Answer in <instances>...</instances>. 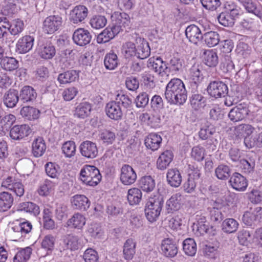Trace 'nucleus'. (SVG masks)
Returning a JSON list of instances; mask_svg holds the SVG:
<instances>
[{
  "instance_id": "obj_1",
  "label": "nucleus",
  "mask_w": 262,
  "mask_h": 262,
  "mask_svg": "<svg viewBox=\"0 0 262 262\" xmlns=\"http://www.w3.org/2000/svg\"><path fill=\"white\" fill-rule=\"evenodd\" d=\"M165 97L171 104H183L187 100V94L183 81L177 78L171 79L166 86Z\"/></svg>"
},
{
  "instance_id": "obj_2",
  "label": "nucleus",
  "mask_w": 262,
  "mask_h": 262,
  "mask_svg": "<svg viewBox=\"0 0 262 262\" xmlns=\"http://www.w3.org/2000/svg\"><path fill=\"white\" fill-rule=\"evenodd\" d=\"M79 178L86 185L95 186L100 181L101 176L96 167L85 165L80 170Z\"/></svg>"
},
{
  "instance_id": "obj_3",
  "label": "nucleus",
  "mask_w": 262,
  "mask_h": 262,
  "mask_svg": "<svg viewBox=\"0 0 262 262\" xmlns=\"http://www.w3.org/2000/svg\"><path fill=\"white\" fill-rule=\"evenodd\" d=\"M253 107L254 110L251 112L244 104H239L230 111L228 117L231 120L237 122L242 120L247 116L251 115H251L255 117H256L257 115H262V110L259 107L256 106H253Z\"/></svg>"
},
{
  "instance_id": "obj_4",
  "label": "nucleus",
  "mask_w": 262,
  "mask_h": 262,
  "mask_svg": "<svg viewBox=\"0 0 262 262\" xmlns=\"http://www.w3.org/2000/svg\"><path fill=\"white\" fill-rule=\"evenodd\" d=\"M163 205L162 201L158 196L150 197L145 207V214L148 221L151 223L158 218Z\"/></svg>"
},
{
  "instance_id": "obj_5",
  "label": "nucleus",
  "mask_w": 262,
  "mask_h": 262,
  "mask_svg": "<svg viewBox=\"0 0 262 262\" xmlns=\"http://www.w3.org/2000/svg\"><path fill=\"white\" fill-rule=\"evenodd\" d=\"M62 18L58 15H50L45 18L43 22L42 30L44 33L52 34L61 27Z\"/></svg>"
},
{
  "instance_id": "obj_6",
  "label": "nucleus",
  "mask_w": 262,
  "mask_h": 262,
  "mask_svg": "<svg viewBox=\"0 0 262 262\" xmlns=\"http://www.w3.org/2000/svg\"><path fill=\"white\" fill-rule=\"evenodd\" d=\"M137 178V173L133 168L128 164L122 165L120 169V180L124 185L134 184Z\"/></svg>"
},
{
  "instance_id": "obj_7",
  "label": "nucleus",
  "mask_w": 262,
  "mask_h": 262,
  "mask_svg": "<svg viewBox=\"0 0 262 262\" xmlns=\"http://www.w3.org/2000/svg\"><path fill=\"white\" fill-rule=\"evenodd\" d=\"M209 94L215 98L225 97L228 93L227 85L222 81H214L211 82L207 88Z\"/></svg>"
},
{
  "instance_id": "obj_8",
  "label": "nucleus",
  "mask_w": 262,
  "mask_h": 262,
  "mask_svg": "<svg viewBox=\"0 0 262 262\" xmlns=\"http://www.w3.org/2000/svg\"><path fill=\"white\" fill-rule=\"evenodd\" d=\"M216 133V129L212 124L205 125L202 127L199 131V135L200 139L203 140L209 139L210 146L208 148H210L212 151L216 149L215 143H217V140L212 136Z\"/></svg>"
},
{
  "instance_id": "obj_9",
  "label": "nucleus",
  "mask_w": 262,
  "mask_h": 262,
  "mask_svg": "<svg viewBox=\"0 0 262 262\" xmlns=\"http://www.w3.org/2000/svg\"><path fill=\"white\" fill-rule=\"evenodd\" d=\"M72 39L75 44L82 47L90 42L92 35L88 30L84 28H78L74 32Z\"/></svg>"
},
{
  "instance_id": "obj_10",
  "label": "nucleus",
  "mask_w": 262,
  "mask_h": 262,
  "mask_svg": "<svg viewBox=\"0 0 262 262\" xmlns=\"http://www.w3.org/2000/svg\"><path fill=\"white\" fill-rule=\"evenodd\" d=\"M88 9L83 5H77L73 8L70 13V20L74 24L82 23L88 16Z\"/></svg>"
},
{
  "instance_id": "obj_11",
  "label": "nucleus",
  "mask_w": 262,
  "mask_h": 262,
  "mask_svg": "<svg viewBox=\"0 0 262 262\" xmlns=\"http://www.w3.org/2000/svg\"><path fill=\"white\" fill-rule=\"evenodd\" d=\"M79 148L81 155L88 159L95 158L98 153L96 144L90 141L82 142Z\"/></svg>"
},
{
  "instance_id": "obj_12",
  "label": "nucleus",
  "mask_w": 262,
  "mask_h": 262,
  "mask_svg": "<svg viewBox=\"0 0 262 262\" xmlns=\"http://www.w3.org/2000/svg\"><path fill=\"white\" fill-rule=\"evenodd\" d=\"M34 42V37L25 35L18 40L16 45V51L19 54L27 53L32 50Z\"/></svg>"
},
{
  "instance_id": "obj_13",
  "label": "nucleus",
  "mask_w": 262,
  "mask_h": 262,
  "mask_svg": "<svg viewBox=\"0 0 262 262\" xmlns=\"http://www.w3.org/2000/svg\"><path fill=\"white\" fill-rule=\"evenodd\" d=\"M196 219L197 223L194 224L193 230L195 229V234L197 236L203 235L206 233L214 234L215 230L213 227H209L208 223L206 222L205 217L201 216Z\"/></svg>"
},
{
  "instance_id": "obj_14",
  "label": "nucleus",
  "mask_w": 262,
  "mask_h": 262,
  "mask_svg": "<svg viewBox=\"0 0 262 262\" xmlns=\"http://www.w3.org/2000/svg\"><path fill=\"white\" fill-rule=\"evenodd\" d=\"M31 129L27 124L14 125L10 131V136L14 140H20L28 136Z\"/></svg>"
},
{
  "instance_id": "obj_15",
  "label": "nucleus",
  "mask_w": 262,
  "mask_h": 262,
  "mask_svg": "<svg viewBox=\"0 0 262 262\" xmlns=\"http://www.w3.org/2000/svg\"><path fill=\"white\" fill-rule=\"evenodd\" d=\"M161 248L163 254L167 257H173L178 253V247L174 241L169 238L162 240Z\"/></svg>"
},
{
  "instance_id": "obj_16",
  "label": "nucleus",
  "mask_w": 262,
  "mask_h": 262,
  "mask_svg": "<svg viewBox=\"0 0 262 262\" xmlns=\"http://www.w3.org/2000/svg\"><path fill=\"white\" fill-rule=\"evenodd\" d=\"M184 199V196L179 192L171 195L166 203L167 212L171 213L179 210L183 203Z\"/></svg>"
},
{
  "instance_id": "obj_17",
  "label": "nucleus",
  "mask_w": 262,
  "mask_h": 262,
  "mask_svg": "<svg viewBox=\"0 0 262 262\" xmlns=\"http://www.w3.org/2000/svg\"><path fill=\"white\" fill-rule=\"evenodd\" d=\"M229 183L234 189L239 191H245L248 186L246 179L237 172L233 173L231 177Z\"/></svg>"
},
{
  "instance_id": "obj_18",
  "label": "nucleus",
  "mask_w": 262,
  "mask_h": 262,
  "mask_svg": "<svg viewBox=\"0 0 262 262\" xmlns=\"http://www.w3.org/2000/svg\"><path fill=\"white\" fill-rule=\"evenodd\" d=\"M137 44L136 56L141 59L147 58L150 53V49L148 43L142 38H137L136 40Z\"/></svg>"
},
{
  "instance_id": "obj_19",
  "label": "nucleus",
  "mask_w": 262,
  "mask_h": 262,
  "mask_svg": "<svg viewBox=\"0 0 262 262\" xmlns=\"http://www.w3.org/2000/svg\"><path fill=\"white\" fill-rule=\"evenodd\" d=\"M105 112L107 116L111 119L119 120L122 118L123 113L120 106L113 101L107 103L105 106Z\"/></svg>"
},
{
  "instance_id": "obj_20",
  "label": "nucleus",
  "mask_w": 262,
  "mask_h": 262,
  "mask_svg": "<svg viewBox=\"0 0 262 262\" xmlns=\"http://www.w3.org/2000/svg\"><path fill=\"white\" fill-rule=\"evenodd\" d=\"M147 66L162 76L167 70V64L160 57H151L148 59Z\"/></svg>"
},
{
  "instance_id": "obj_21",
  "label": "nucleus",
  "mask_w": 262,
  "mask_h": 262,
  "mask_svg": "<svg viewBox=\"0 0 262 262\" xmlns=\"http://www.w3.org/2000/svg\"><path fill=\"white\" fill-rule=\"evenodd\" d=\"M185 34L189 41L195 45L203 39L200 29L194 25H191L186 28Z\"/></svg>"
},
{
  "instance_id": "obj_22",
  "label": "nucleus",
  "mask_w": 262,
  "mask_h": 262,
  "mask_svg": "<svg viewBox=\"0 0 262 262\" xmlns=\"http://www.w3.org/2000/svg\"><path fill=\"white\" fill-rule=\"evenodd\" d=\"M37 52L41 58L50 59L55 56L56 50L54 46L51 43H46L38 45Z\"/></svg>"
},
{
  "instance_id": "obj_23",
  "label": "nucleus",
  "mask_w": 262,
  "mask_h": 262,
  "mask_svg": "<svg viewBox=\"0 0 262 262\" xmlns=\"http://www.w3.org/2000/svg\"><path fill=\"white\" fill-rule=\"evenodd\" d=\"M200 173L198 170L189 173L187 180L184 182L183 187L184 190L187 193H191L194 191L196 185V181L200 178Z\"/></svg>"
},
{
  "instance_id": "obj_24",
  "label": "nucleus",
  "mask_w": 262,
  "mask_h": 262,
  "mask_svg": "<svg viewBox=\"0 0 262 262\" xmlns=\"http://www.w3.org/2000/svg\"><path fill=\"white\" fill-rule=\"evenodd\" d=\"M168 184L171 187H178L182 183V176L176 168L169 169L166 174Z\"/></svg>"
},
{
  "instance_id": "obj_25",
  "label": "nucleus",
  "mask_w": 262,
  "mask_h": 262,
  "mask_svg": "<svg viewBox=\"0 0 262 262\" xmlns=\"http://www.w3.org/2000/svg\"><path fill=\"white\" fill-rule=\"evenodd\" d=\"M173 158V154L170 150L163 152L157 161V167L159 169L164 170L169 166Z\"/></svg>"
},
{
  "instance_id": "obj_26",
  "label": "nucleus",
  "mask_w": 262,
  "mask_h": 262,
  "mask_svg": "<svg viewBox=\"0 0 262 262\" xmlns=\"http://www.w3.org/2000/svg\"><path fill=\"white\" fill-rule=\"evenodd\" d=\"M162 137L156 133H151L146 137L145 139L146 147L152 151H155L159 149L161 143Z\"/></svg>"
},
{
  "instance_id": "obj_27",
  "label": "nucleus",
  "mask_w": 262,
  "mask_h": 262,
  "mask_svg": "<svg viewBox=\"0 0 262 262\" xmlns=\"http://www.w3.org/2000/svg\"><path fill=\"white\" fill-rule=\"evenodd\" d=\"M254 127L249 124H242L235 128V135L238 137L244 138V143L245 145V140L247 138L252 139L253 136H250L255 131Z\"/></svg>"
},
{
  "instance_id": "obj_28",
  "label": "nucleus",
  "mask_w": 262,
  "mask_h": 262,
  "mask_svg": "<svg viewBox=\"0 0 262 262\" xmlns=\"http://www.w3.org/2000/svg\"><path fill=\"white\" fill-rule=\"evenodd\" d=\"M46 144L42 137L34 139L32 143V153L35 157H40L45 152Z\"/></svg>"
},
{
  "instance_id": "obj_29",
  "label": "nucleus",
  "mask_w": 262,
  "mask_h": 262,
  "mask_svg": "<svg viewBox=\"0 0 262 262\" xmlns=\"http://www.w3.org/2000/svg\"><path fill=\"white\" fill-rule=\"evenodd\" d=\"M167 70L174 74L181 72L184 67V60L178 56H173L166 63Z\"/></svg>"
},
{
  "instance_id": "obj_30",
  "label": "nucleus",
  "mask_w": 262,
  "mask_h": 262,
  "mask_svg": "<svg viewBox=\"0 0 262 262\" xmlns=\"http://www.w3.org/2000/svg\"><path fill=\"white\" fill-rule=\"evenodd\" d=\"M136 242L132 238L127 239L124 244L123 253L126 260H131L136 253Z\"/></svg>"
},
{
  "instance_id": "obj_31",
  "label": "nucleus",
  "mask_w": 262,
  "mask_h": 262,
  "mask_svg": "<svg viewBox=\"0 0 262 262\" xmlns=\"http://www.w3.org/2000/svg\"><path fill=\"white\" fill-rule=\"evenodd\" d=\"M72 205L76 209L85 210L89 208L90 202L84 195L77 194L71 199Z\"/></svg>"
},
{
  "instance_id": "obj_32",
  "label": "nucleus",
  "mask_w": 262,
  "mask_h": 262,
  "mask_svg": "<svg viewBox=\"0 0 262 262\" xmlns=\"http://www.w3.org/2000/svg\"><path fill=\"white\" fill-rule=\"evenodd\" d=\"M19 100L18 92L15 90H10L4 96L3 101L5 105L10 108L16 106Z\"/></svg>"
},
{
  "instance_id": "obj_33",
  "label": "nucleus",
  "mask_w": 262,
  "mask_h": 262,
  "mask_svg": "<svg viewBox=\"0 0 262 262\" xmlns=\"http://www.w3.org/2000/svg\"><path fill=\"white\" fill-rule=\"evenodd\" d=\"M19 97L20 100L24 103L32 102L36 99L37 93L32 87L25 86L20 92Z\"/></svg>"
},
{
  "instance_id": "obj_34",
  "label": "nucleus",
  "mask_w": 262,
  "mask_h": 262,
  "mask_svg": "<svg viewBox=\"0 0 262 262\" xmlns=\"http://www.w3.org/2000/svg\"><path fill=\"white\" fill-rule=\"evenodd\" d=\"M79 77V72L70 70L59 74L57 80L61 84H65L75 81Z\"/></svg>"
},
{
  "instance_id": "obj_35",
  "label": "nucleus",
  "mask_w": 262,
  "mask_h": 262,
  "mask_svg": "<svg viewBox=\"0 0 262 262\" xmlns=\"http://www.w3.org/2000/svg\"><path fill=\"white\" fill-rule=\"evenodd\" d=\"M32 226L28 221L19 222L12 227L17 237L21 235V237L31 232Z\"/></svg>"
},
{
  "instance_id": "obj_36",
  "label": "nucleus",
  "mask_w": 262,
  "mask_h": 262,
  "mask_svg": "<svg viewBox=\"0 0 262 262\" xmlns=\"http://www.w3.org/2000/svg\"><path fill=\"white\" fill-rule=\"evenodd\" d=\"M244 6L245 9L249 13L253 14L255 16L258 18H261L262 13L257 7L256 2L253 0H237Z\"/></svg>"
},
{
  "instance_id": "obj_37",
  "label": "nucleus",
  "mask_w": 262,
  "mask_h": 262,
  "mask_svg": "<svg viewBox=\"0 0 262 262\" xmlns=\"http://www.w3.org/2000/svg\"><path fill=\"white\" fill-rule=\"evenodd\" d=\"M111 18L112 21H115L117 24L118 23L123 28L128 27L130 23V17L124 12H114L112 14Z\"/></svg>"
},
{
  "instance_id": "obj_38",
  "label": "nucleus",
  "mask_w": 262,
  "mask_h": 262,
  "mask_svg": "<svg viewBox=\"0 0 262 262\" xmlns=\"http://www.w3.org/2000/svg\"><path fill=\"white\" fill-rule=\"evenodd\" d=\"M256 17L255 15L254 17L246 16L241 21L239 25L244 29L254 31L259 25V22Z\"/></svg>"
},
{
  "instance_id": "obj_39",
  "label": "nucleus",
  "mask_w": 262,
  "mask_h": 262,
  "mask_svg": "<svg viewBox=\"0 0 262 262\" xmlns=\"http://www.w3.org/2000/svg\"><path fill=\"white\" fill-rule=\"evenodd\" d=\"M183 251L187 256H194L197 251L196 244L195 241L191 238L185 239L183 242Z\"/></svg>"
},
{
  "instance_id": "obj_40",
  "label": "nucleus",
  "mask_w": 262,
  "mask_h": 262,
  "mask_svg": "<svg viewBox=\"0 0 262 262\" xmlns=\"http://www.w3.org/2000/svg\"><path fill=\"white\" fill-rule=\"evenodd\" d=\"M13 203V198L8 192L0 193V211H6L12 206Z\"/></svg>"
},
{
  "instance_id": "obj_41",
  "label": "nucleus",
  "mask_w": 262,
  "mask_h": 262,
  "mask_svg": "<svg viewBox=\"0 0 262 262\" xmlns=\"http://www.w3.org/2000/svg\"><path fill=\"white\" fill-rule=\"evenodd\" d=\"M142 197L141 190L136 187L129 189L127 193V200L130 205L139 204Z\"/></svg>"
},
{
  "instance_id": "obj_42",
  "label": "nucleus",
  "mask_w": 262,
  "mask_h": 262,
  "mask_svg": "<svg viewBox=\"0 0 262 262\" xmlns=\"http://www.w3.org/2000/svg\"><path fill=\"white\" fill-rule=\"evenodd\" d=\"M119 59L117 55L113 52L107 53L104 59L105 68L108 70L115 69L119 64Z\"/></svg>"
},
{
  "instance_id": "obj_43",
  "label": "nucleus",
  "mask_w": 262,
  "mask_h": 262,
  "mask_svg": "<svg viewBox=\"0 0 262 262\" xmlns=\"http://www.w3.org/2000/svg\"><path fill=\"white\" fill-rule=\"evenodd\" d=\"M155 181L150 176L142 177L139 181L142 190L146 192H151L155 187Z\"/></svg>"
},
{
  "instance_id": "obj_44",
  "label": "nucleus",
  "mask_w": 262,
  "mask_h": 262,
  "mask_svg": "<svg viewBox=\"0 0 262 262\" xmlns=\"http://www.w3.org/2000/svg\"><path fill=\"white\" fill-rule=\"evenodd\" d=\"M239 226L238 222L232 218L225 219L222 223V229L226 233H232L236 232Z\"/></svg>"
},
{
  "instance_id": "obj_45",
  "label": "nucleus",
  "mask_w": 262,
  "mask_h": 262,
  "mask_svg": "<svg viewBox=\"0 0 262 262\" xmlns=\"http://www.w3.org/2000/svg\"><path fill=\"white\" fill-rule=\"evenodd\" d=\"M20 114L25 119L33 120L38 118L40 111L33 107L25 106L21 109Z\"/></svg>"
},
{
  "instance_id": "obj_46",
  "label": "nucleus",
  "mask_w": 262,
  "mask_h": 262,
  "mask_svg": "<svg viewBox=\"0 0 262 262\" xmlns=\"http://www.w3.org/2000/svg\"><path fill=\"white\" fill-rule=\"evenodd\" d=\"M85 219L83 215L80 213H75L68 220V226H71L78 229H81L85 224Z\"/></svg>"
},
{
  "instance_id": "obj_47",
  "label": "nucleus",
  "mask_w": 262,
  "mask_h": 262,
  "mask_svg": "<svg viewBox=\"0 0 262 262\" xmlns=\"http://www.w3.org/2000/svg\"><path fill=\"white\" fill-rule=\"evenodd\" d=\"M91 111L90 104L88 102H82L76 107L74 116L79 118L84 119L89 115Z\"/></svg>"
},
{
  "instance_id": "obj_48",
  "label": "nucleus",
  "mask_w": 262,
  "mask_h": 262,
  "mask_svg": "<svg viewBox=\"0 0 262 262\" xmlns=\"http://www.w3.org/2000/svg\"><path fill=\"white\" fill-rule=\"evenodd\" d=\"M204 60L209 67H215L218 63V56L213 50H207L204 52Z\"/></svg>"
},
{
  "instance_id": "obj_49",
  "label": "nucleus",
  "mask_w": 262,
  "mask_h": 262,
  "mask_svg": "<svg viewBox=\"0 0 262 262\" xmlns=\"http://www.w3.org/2000/svg\"><path fill=\"white\" fill-rule=\"evenodd\" d=\"M32 251V248L30 247L19 249L13 258V261L26 262L30 258Z\"/></svg>"
},
{
  "instance_id": "obj_50",
  "label": "nucleus",
  "mask_w": 262,
  "mask_h": 262,
  "mask_svg": "<svg viewBox=\"0 0 262 262\" xmlns=\"http://www.w3.org/2000/svg\"><path fill=\"white\" fill-rule=\"evenodd\" d=\"M220 69L225 73L231 72L234 70V64L230 54H225L223 56L221 59Z\"/></svg>"
},
{
  "instance_id": "obj_51",
  "label": "nucleus",
  "mask_w": 262,
  "mask_h": 262,
  "mask_svg": "<svg viewBox=\"0 0 262 262\" xmlns=\"http://www.w3.org/2000/svg\"><path fill=\"white\" fill-rule=\"evenodd\" d=\"M205 43L209 47H214L219 42V35L214 31H210L205 33L203 36Z\"/></svg>"
},
{
  "instance_id": "obj_52",
  "label": "nucleus",
  "mask_w": 262,
  "mask_h": 262,
  "mask_svg": "<svg viewBox=\"0 0 262 262\" xmlns=\"http://www.w3.org/2000/svg\"><path fill=\"white\" fill-rule=\"evenodd\" d=\"M190 101L192 108L199 110L205 106L206 99L201 94H194L192 95Z\"/></svg>"
},
{
  "instance_id": "obj_53",
  "label": "nucleus",
  "mask_w": 262,
  "mask_h": 262,
  "mask_svg": "<svg viewBox=\"0 0 262 262\" xmlns=\"http://www.w3.org/2000/svg\"><path fill=\"white\" fill-rule=\"evenodd\" d=\"M189 78L197 87V84L200 83L203 79V74L198 66H193L189 70Z\"/></svg>"
},
{
  "instance_id": "obj_54",
  "label": "nucleus",
  "mask_w": 262,
  "mask_h": 262,
  "mask_svg": "<svg viewBox=\"0 0 262 262\" xmlns=\"http://www.w3.org/2000/svg\"><path fill=\"white\" fill-rule=\"evenodd\" d=\"M107 23V19L104 16L96 15L93 16L90 20L91 26L95 29H100L104 27Z\"/></svg>"
},
{
  "instance_id": "obj_55",
  "label": "nucleus",
  "mask_w": 262,
  "mask_h": 262,
  "mask_svg": "<svg viewBox=\"0 0 262 262\" xmlns=\"http://www.w3.org/2000/svg\"><path fill=\"white\" fill-rule=\"evenodd\" d=\"M19 209L34 215H37L40 212L39 207L35 204L30 202L21 203L19 205Z\"/></svg>"
},
{
  "instance_id": "obj_56",
  "label": "nucleus",
  "mask_w": 262,
  "mask_h": 262,
  "mask_svg": "<svg viewBox=\"0 0 262 262\" xmlns=\"http://www.w3.org/2000/svg\"><path fill=\"white\" fill-rule=\"evenodd\" d=\"M113 101L116 103L121 107L125 108L130 107L132 104V100L129 97L121 92L116 95L115 100Z\"/></svg>"
},
{
  "instance_id": "obj_57",
  "label": "nucleus",
  "mask_w": 262,
  "mask_h": 262,
  "mask_svg": "<svg viewBox=\"0 0 262 262\" xmlns=\"http://www.w3.org/2000/svg\"><path fill=\"white\" fill-rule=\"evenodd\" d=\"M245 146L248 149L255 146L262 147V132L253 137L252 139L247 138L245 140Z\"/></svg>"
},
{
  "instance_id": "obj_58",
  "label": "nucleus",
  "mask_w": 262,
  "mask_h": 262,
  "mask_svg": "<svg viewBox=\"0 0 262 262\" xmlns=\"http://www.w3.org/2000/svg\"><path fill=\"white\" fill-rule=\"evenodd\" d=\"M2 67L7 71H12L18 68V63L13 57H5L1 60Z\"/></svg>"
},
{
  "instance_id": "obj_59",
  "label": "nucleus",
  "mask_w": 262,
  "mask_h": 262,
  "mask_svg": "<svg viewBox=\"0 0 262 262\" xmlns=\"http://www.w3.org/2000/svg\"><path fill=\"white\" fill-rule=\"evenodd\" d=\"M45 170L47 174L52 178H56L60 174V167L55 163H47L45 165Z\"/></svg>"
},
{
  "instance_id": "obj_60",
  "label": "nucleus",
  "mask_w": 262,
  "mask_h": 262,
  "mask_svg": "<svg viewBox=\"0 0 262 262\" xmlns=\"http://www.w3.org/2000/svg\"><path fill=\"white\" fill-rule=\"evenodd\" d=\"M99 136L103 143L106 145L113 144L116 139L115 133L108 129L102 130Z\"/></svg>"
},
{
  "instance_id": "obj_61",
  "label": "nucleus",
  "mask_w": 262,
  "mask_h": 262,
  "mask_svg": "<svg viewBox=\"0 0 262 262\" xmlns=\"http://www.w3.org/2000/svg\"><path fill=\"white\" fill-rule=\"evenodd\" d=\"M24 29V24L22 20L16 19L10 23L9 32L12 35H16L20 33Z\"/></svg>"
},
{
  "instance_id": "obj_62",
  "label": "nucleus",
  "mask_w": 262,
  "mask_h": 262,
  "mask_svg": "<svg viewBox=\"0 0 262 262\" xmlns=\"http://www.w3.org/2000/svg\"><path fill=\"white\" fill-rule=\"evenodd\" d=\"M64 244L68 249L75 250L79 247V239L77 236L69 234L63 239Z\"/></svg>"
},
{
  "instance_id": "obj_63",
  "label": "nucleus",
  "mask_w": 262,
  "mask_h": 262,
  "mask_svg": "<svg viewBox=\"0 0 262 262\" xmlns=\"http://www.w3.org/2000/svg\"><path fill=\"white\" fill-rule=\"evenodd\" d=\"M242 220L243 223L248 226H251L257 223L252 208L244 212Z\"/></svg>"
},
{
  "instance_id": "obj_64",
  "label": "nucleus",
  "mask_w": 262,
  "mask_h": 262,
  "mask_svg": "<svg viewBox=\"0 0 262 262\" xmlns=\"http://www.w3.org/2000/svg\"><path fill=\"white\" fill-rule=\"evenodd\" d=\"M55 237L51 234L46 235L42 240L41 247L49 252H52L54 248Z\"/></svg>"
}]
</instances>
